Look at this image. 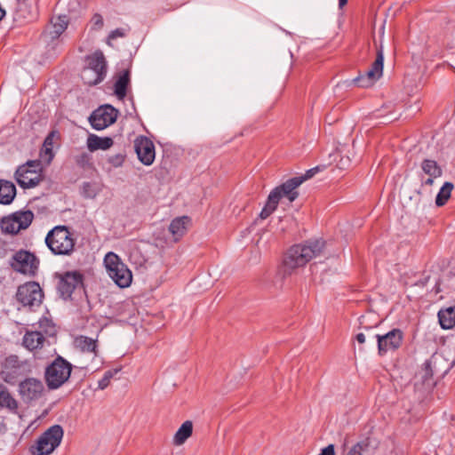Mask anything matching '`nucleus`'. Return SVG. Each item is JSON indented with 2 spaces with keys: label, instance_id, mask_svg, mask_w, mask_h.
Masks as SVG:
<instances>
[{
  "label": "nucleus",
  "instance_id": "423d86ee",
  "mask_svg": "<svg viewBox=\"0 0 455 455\" xmlns=\"http://www.w3.org/2000/svg\"><path fill=\"white\" fill-rule=\"evenodd\" d=\"M104 264L111 279L121 288L128 287L132 280V275L127 266L114 252H108Z\"/></svg>",
  "mask_w": 455,
  "mask_h": 455
},
{
  "label": "nucleus",
  "instance_id": "6ab92c4d",
  "mask_svg": "<svg viewBox=\"0 0 455 455\" xmlns=\"http://www.w3.org/2000/svg\"><path fill=\"white\" fill-rule=\"evenodd\" d=\"M0 408L6 409L12 414H17L19 409V402L3 384H0Z\"/></svg>",
  "mask_w": 455,
  "mask_h": 455
},
{
  "label": "nucleus",
  "instance_id": "c03bdc74",
  "mask_svg": "<svg viewBox=\"0 0 455 455\" xmlns=\"http://www.w3.org/2000/svg\"><path fill=\"white\" fill-rule=\"evenodd\" d=\"M436 178H432V177H429L427 176V179H423V177H421V185L422 186H432L434 184V181Z\"/></svg>",
  "mask_w": 455,
  "mask_h": 455
},
{
  "label": "nucleus",
  "instance_id": "7ed1b4c3",
  "mask_svg": "<svg viewBox=\"0 0 455 455\" xmlns=\"http://www.w3.org/2000/svg\"><path fill=\"white\" fill-rule=\"evenodd\" d=\"M44 241L54 255L69 256L75 251L76 237L74 232L65 225L52 228L47 233Z\"/></svg>",
  "mask_w": 455,
  "mask_h": 455
},
{
  "label": "nucleus",
  "instance_id": "2f4dec72",
  "mask_svg": "<svg viewBox=\"0 0 455 455\" xmlns=\"http://www.w3.org/2000/svg\"><path fill=\"white\" fill-rule=\"evenodd\" d=\"M453 189V184L451 182H445L441 189L439 190L436 198L435 204L437 206H443L446 204L448 199L451 196V191Z\"/></svg>",
  "mask_w": 455,
  "mask_h": 455
},
{
  "label": "nucleus",
  "instance_id": "aec40b11",
  "mask_svg": "<svg viewBox=\"0 0 455 455\" xmlns=\"http://www.w3.org/2000/svg\"><path fill=\"white\" fill-rule=\"evenodd\" d=\"M383 62H384V53L382 46L379 47L377 51V57L375 61L372 63L371 67L364 73V75L376 83L383 74Z\"/></svg>",
  "mask_w": 455,
  "mask_h": 455
},
{
  "label": "nucleus",
  "instance_id": "b1692460",
  "mask_svg": "<svg viewBox=\"0 0 455 455\" xmlns=\"http://www.w3.org/2000/svg\"><path fill=\"white\" fill-rule=\"evenodd\" d=\"M44 339V336L41 331H27L22 342L26 348L32 351L43 347Z\"/></svg>",
  "mask_w": 455,
  "mask_h": 455
},
{
  "label": "nucleus",
  "instance_id": "49530a36",
  "mask_svg": "<svg viewBox=\"0 0 455 455\" xmlns=\"http://www.w3.org/2000/svg\"><path fill=\"white\" fill-rule=\"evenodd\" d=\"M347 3V0H339V7L343 8Z\"/></svg>",
  "mask_w": 455,
  "mask_h": 455
},
{
  "label": "nucleus",
  "instance_id": "72a5a7b5",
  "mask_svg": "<svg viewBox=\"0 0 455 455\" xmlns=\"http://www.w3.org/2000/svg\"><path fill=\"white\" fill-rule=\"evenodd\" d=\"M40 159L46 164H50L54 158V152L52 148L43 146L40 150Z\"/></svg>",
  "mask_w": 455,
  "mask_h": 455
},
{
  "label": "nucleus",
  "instance_id": "2eb2a0df",
  "mask_svg": "<svg viewBox=\"0 0 455 455\" xmlns=\"http://www.w3.org/2000/svg\"><path fill=\"white\" fill-rule=\"evenodd\" d=\"M27 368L26 361L20 360L17 355H10L5 359L1 377L4 382L12 385L17 378L25 372Z\"/></svg>",
  "mask_w": 455,
  "mask_h": 455
},
{
  "label": "nucleus",
  "instance_id": "7c9ffc66",
  "mask_svg": "<svg viewBox=\"0 0 455 455\" xmlns=\"http://www.w3.org/2000/svg\"><path fill=\"white\" fill-rule=\"evenodd\" d=\"M27 0H17L18 7L16 11V16L18 19H23L26 21H30L36 19V12L30 6L28 8L26 2Z\"/></svg>",
  "mask_w": 455,
  "mask_h": 455
},
{
  "label": "nucleus",
  "instance_id": "37998d69",
  "mask_svg": "<svg viewBox=\"0 0 455 455\" xmlns=\"http://www.w3.org/2000/svg\"><path fill=\"white\" fill-rule=\"evenodd\" d=\"M334 454H335L334 445L329 444L328 446L323 448L318 455H334Z\"/></svg>",
  "mask_w": 455,
  "mask_h": 455
},
{
  "label": "nucleus",
  "instance_id": "c756f323",
  "mask_svg": "<svg viewBox=\"0 0 455 455\" xmlns=\"http://www.w3.org/2000/svg\"><path fill=\"white\" fill-rule=\"evenodd\" d=\"M193 432V424L191 421L187 420L185 421L180 428L177 430L173 442L176 445H181L183 444L186 440L191 436Z\"/></svg>",
  "mask_w": 455,
  "mask_h": 455
},
{
  "label": "nucleus",
  "instance_id": "473e14b6",
  "mask_svg": "<svg viewBox=\"0 0 455 455\" xmlns=\"http://www.w3.org/2000/svg\"><path fill=\"white\" fill-rule=\"evenodd\" d=\"M119 369H111L107 371L102 379L99 380L98 382V388L100 390H104L110 383V380L113 379V377L119 371Z\"/></svg>",
  "mask_w": 455,
  "mask_h": 455
},
{
  "label": "nucleus",
  "instance_id": "de8ad7c7",
  "mask_svg": "<svg viewBox=\"0 0 455 455\" xmlns=\"http://www.w3.org/2000/svg\"><path fill=\"white\" fill-rule=\"evenodd\" d=\"M454 363H455V361H452V362L449 364V366H448L447 370H449L451 367H452V366H453V364H454Z\"/></svg>",
  "mask_w": 455,
  "mask_h": 455
},
{
  "label": "nucleus",
  "instance_id": "ddd939ff",
  "mask_svg": "<svg viewBox=\"0 0 455 455\" xmlns=\"http://www.w3.org/2000/svg\"><path fill=\"white\" fill-rule=\"evenodd\" d=\"M374 338L377 339L378 353L380 356H383L401 347L403 340V332L400 329L395 328L386 334H376Z\"/></svg>",
  "mask_w": 455,
  "mask_h": 455
},
{
  "label": "nucleus",
  "instance_id": "4be33fe9",
  "mask_svg": "<svg viewBox=\"0 0 455 455\" xmlns=\"http://www.w3.org/2000/svg\"><path fill=\"white\" fill-rule=\"evenodd\" d=\"M437 316L439 323L443 330L451 329L455 325V304L441 308Z\"/></svg>",
  "mask_w": 455,
  "mask_h": 455
},
{
  "label": "nucleus",
  "instance_id": "4468645a",
  "mask_svg": "<svg viewBox=\"0 0 455 455\" xmlns=\"http://www.w3.org/2000/svg\"><path fill=\"white\" fill-rule=\"evenodd\" d=\"M117 110L111 105H103L95 109L89 117V122L94 130H103L117 118Z\"/></svg>",
  "mask_w": 455,
  "mask_h": 455
},
{
  "label": "nucleus",
  "instance_id": "a18cd8bd",
  "mask_svg": "<svg viewBox=\"0 0 455 455\" xmlns=\"http://www.w3.org/2000/svg\"><path fill=\"white\" fill-rule=\"evenodd\" d=\"M355 339L357 340L358 343H364L365 342V335L362 332L356 334L355 336Z\"/></svg>",
  "mask_w": 455,
  "mask_h": 455
},
{
  "label": "nucleus",
  "instance_id": "dca6fc26",
  "mask_svg": "<svg viewBox=\"0 0 455 455\" xmlns=\"http://www.w3.org/2000/svg\"><path fill=\"white\" fill-rule=\"evenodd\" d=\"M134 149L139 160L144 165H151L156 158L155 145L151 140L140 136L134 140Z\"/></svg>",
  "mask_w": 455,
  "mask_h": 455
},
{
  "label": "nucleus",
  "instance_id": "0eeeda50",
  "mask_svg": "<svg viewBox=\"0 0 455 455\" xmlns=\"http://www.w3.org/2000/svg\"><path fill=\"white\" fill-rule=\"evenodd\" d=\"M63 435L61 426H52L38 437L36 445L31 447V453L33 455L51 454L60 444Z\"/></svg>",
  "mask_w": 455,
  "mask_h": 455
},
{
  "label": "nucleus",
  "instance_id": "cd10ccee",
  "mask_svg": "<svg viewBox=\"0 0 455 455\" xmlns=\"http://www.w3.org/2000/svg\"><path fill=\"white\" fill-rule=\"evenodd\" d=\"M420 168L423 174L432 178H439L443 174L441 166L433 159H424L420 164Z\"/></svg>",
  "mask_w": 455,
  "mask_h": 455
},
{
  "label": "nucleus",
  "instance_id": "58836bf2",
  "mask_svg": "<svg viewBox=\"0 0 455 455\" xmlns=\"http://www.w3.org/2000/svg\"><path fill=\"white\" fill-rule=\"evenodd\" d=\"M60 134L57 131H52L44 139L43 146L53 148L55 140H58Z\"/></svg>",
  "mask_w": 455,
  "mask_h": 455
},
{
  "label": "nucleus",
  "instance_id": "20e7f679",
  "mask_svg": "<svg viewBox=\"0 0 455 455\" xmlns=\"http://www.w3.org/2000/svg\"><path fill=\"white\" fill-rule=\"evenodd\" d=\"M86 66L81 73L85 84L90 86L101 83L108 71V63L103 52L100 50L85 57Z\"/></svg>",
  "mask_w": 455,
  "mask_h": 455
},
{
  "label": "nucleus",
  "instance_id": "f3484780",
  "mask_svg": "<svg viewBox=\"0 0 455 455\" xmlns=\"http://www.w3.org/2000/svg\"><path fill=\"white\" fill-rule=\"evenodd\" d=\"M82 275L78 272H67L60 280L58 290L63 299L70 298L75 289L82 283Z\"/></svg>",
  "mask_w": 455,
  "mask_h": 455
},
{
  "label": "nucleus",
  "instance_id": "1a4fd4ad",
  "mask_svg": "<svg viewBox=\"0 0 455 455\" xmlns=\"http://www.w3.org/2000/svg\"><path fill=\"white\" fill-rule=\"evenodd\" d=\"M34 220V213L30 210L18 211L1 220L2 232L8 235H16L22 229H27Z\"/></svg>",
  "mask_w": 455,
  "mask_h": 455
},
{
  "label": "nucleus",
  "instance_id": "5701e85b",
  "mask_svg": "<svg viewBox=\"0 0 455 455\" xmlns=\"http://www.w3.org/2000/svg\"><path fill=\"white\" fill-rule=\"evenodd\" d=\"M16 196V188L12 181L0 180V204H10Z\"/></svg>",
  "mask_w": 455,
  "mask_h": 455
},
{
  "label": "nucleus",
  "instance_id": "f8f14e48",
  "mask_svg": "<svg viewBox=\"0 0 455 455\" xmlns=\"http://www.w3.org/2000/svg\"><path fill=\"white\" fill-rule=\"evenodd\" d=\"M39 265L36 256L26 250L16 251L11 259V267L17 272L35 275Z\"/></svg>",
  "mask_w": 455,
  "mask_h": 455
},
{
  "label": "nucleus",
  "instance_id": "9d476101",
  "mask_svg": "<svg viewBox=\"0 0 455 455\" xmlns=\"http://www.w3.org/2000/svg\"><path fill=\"white\" fill-rule=\"evenodd\" d=\"M16 299L23 307H28L33 310L42 304L44 292L38 283L27 282L19 286Z\"/></svg>",
  "mask_w": 455,
  "mask_h": 455
},
{
  "label": "nucleus",
  "instance_id": "4c0bfd02",
  "mask_svg": "<svg viewBox=\"0 0 455 455\" xmlns=\"http://www.w3.org/2000/svg\"><path fill=\"white\" fill-rule=\"evenodd\" d=\"M125 155L118 153L108 157V162L114 167H120L124 162Z\"/></svg>",
  "mask_w": 455,
  "mask_h": 455
},
{
  "label": "nucleus",
  "instance_id": "f257e3e1",
  "mask_svg": "<svg viewBox=\"0 0 455 455\" xmlns=\"http://www.w3.org/2000/svg\"><path fill=\"white\" fill-rule=\"evenodd\" d=\"M324 247L322 239L307 241L304 243L295 244L290 248L283 259V266L287 270H293L304 267L312 259L319 256Z\"/></svg>",
  "mask_w": 455,
  "mask_h": 455
},
{
  "label": "nucleus",
  "instance_id": "a878e982",
  "mask_svg": "<svg viewBox=\"0 0 455 455\" xmlns=\"http://www.w3.org/2000/svg\"><path fill=\"white\" fill-rule=\"evenodd\" d=\"M188 222L189 219L187 216L176 218L171 222L169 231L173 235L174 241H178L185 234Z\"/></svg>",
  "mask_w": 455,
  "mask_h": 455
},
{
  "label": "nucleus",
  "instance_id": "9b49d317",
  "mask_svg": "<svg viewBox=\"0 0 455 455\" xmlns=\"http://www.w3.org/2000/svg\"><path fill=\"white\" fill-rule=\"evenodd\" d=\"M18 393L23 403L30 404L44 395V385L38 379L26 378L19 383Z\"/></svg>",
  "mask_w": 455,
  "mask_h": 455
},
{
  "label": "nucleus",
  "instance_id": "393cba45",
  "mask_svg": "<svg viewBox=\"0 0 455 455\" xmlns=\"http://www.w3.org/2000/svg\"><path fill=\"white\" fill-rule=\"evenodd\" d=\"M68 27V21L66 16L59 17L55 22L52 23L51 29L45 32L44 35V41L56 40L66 30Z\"/></svg>",
  "mask_w": 455,
  "mask_h": 455
},
{
  "label": "nucleus",
  "instance_id": "a211bd4d",
  "mask_svg": "<svg viewBox=\"0 0 455 455\" xmlns=\"http://www.w3.org/2000/svg\"><path fill=\"white\" fill-rule=\"evenodd\" d=\"M443 359V352H437L423 363L420 374L424 384H431L430 381L435 371V367Z\"/></svg>",
  "mask_w": 455,
  "mask_h": 455
},
{
  "label": "nucleus",
  "instance_id": "f704fd0d",
  "mask_svg": "<svg viewBox=\"0 0 455 455\" xmlns=\"http://www.w3.org/2000/svg\"><path fill=\"white\" fill-rule=\"evenodd\" d=\"M127 32H128V29L124 28H116L115 30H112L108 36L107 44L108 45H112L111 42L113 40H116L118 37H124L126 36Z\"/></svg>",
  "mask_w": 455,
  "mask_h": 455
},
{
  "label": "nucleus",
  "instance_id": "a19ab883",
  "mask_svg": "<svg viewBox=\"0 0 455 455\" xmlns=\"http://www.w3.org/2000/svg\"><path fill=\"white\" fill-rule=\"evenodd\" d=\"M366 444L363 443H357L354 446L351 447L347 455H363V451Z\"/></svg>",
  "mask_w": 455,
  "mask_h": 455
},
{
  "label": "nucleus",
  "instance_id": "39448f33",
  "mask_svg": "<svg viewBox=\"0 0 455 455\" xmlns=\"http://www.w3.org/2000/svg\"><path fill=\"white\" fill-rule=\"evenodd\" d=\"M72 364L58 355L44 371V380L50 390H55L62 387L70 378Z\"/></svg>",
  "mask_w": 455,
  "mask_h": 455
},
{
  "label": "nucleus",
  "instance_id": "412c9836",
  "mask_svg": "<svg viewBox=\"0 0 455 455\" xmlns=\"http://www.w3.org/2000/svg\"><path fill=\"white\" fill-rule=\"evenodd\" d=\"M87 148L91 152L96 150H107L110 148L113 144V139L110 137H99L95 134H90L87 138Z\"/></svg>",
  "mask_w": 455,
  "mask_h": 455
},
{
  "label": "nucleus",
  "instance_id": "e433bc0d",
  "mask_svg": "<svg viewBox=\"0 0 455 455\" xmlns=\"http://www.w3.org/2000/svg\"><path fill=\"white\" fill-rule=\"evenodd\" d=\"M354 82L362 88H368L372 86L375 83L370 80L364 74L358 76L354 79Z\"/></svg>",
  "mask_w": 455,
  "mask_h": 455
},
{
  "label": "nucleus",
  "instance_id": "79ce46f5",
  "mask_svg": "<svg viewBox=\"0 0 455 455\" xmlns=\"http://www.w3.org/2000/svg\"><path fill=\"white\" fill-rule=\"evenodd\" d=\"M90 156L86 153H83L76 157V162L81 166H84L89 164Z\"/></svg>",
  "mask_w": 455,
  "mask_h": 455
},
{
  "label": "nucleus",
  "instance_id": "f03ea898",
  "mask_svg": "<svg viewBox=\"0 0 455 455\" xmlns=\"http://www.w3.org/2000/svg\"><path fill=\"white\" fill-rule=\"evenodd\" d=\"M300 185L301 180L293 177L272 189L259 217L261 220L268 218L276 210L279 202L283 198L287 199L290 203L294 202L299 196L298 188Z\"/></svg>",
  "mask_w": 455,
  "mask_h": 455
},
{
  "label": "nucleus",
  "instance_id": "c9c22d12",
  "mask_svg": "<svg viewBox=\"0 0 455 455\" xmlns=\"http://www.w3.org/2000/svg\"><path fill=\"white\" fill-rule=\"evenodd\" d=\"M323 169H324V166H315L314 168L307 170L305 172V174L297 176L296 179L301 180V184H302L304 181L313 178L316 173H318L319 172H321Z\"/></svg>",
  "mask_w": 455,
  "mask_h": 455
},
{
  "label": "nucleus",
  "instance_id": "6e6552de",
  "mask_svg": "<svg viewBox=\"0 0 455 455\" xmlns=\"http://www.w3.org/2000/svg\"><path fill=\"white\" fill-rule=\"evenodd\" d=\"M15 179L20 187L31 188L36 187L42 180V166L40 160L28 161L20 165L16 172Z\"/></svg>",
  "mask_w": 455,
  "mask_h": 455
},
{
  "label": "nucleus",
  "instance_id": "c85d7f7f",
  "mask_svg": "<svg viewBox=\"0 0 455 455\" xmlns=\"http://www.w3.org/2000/svg\"><path fill=\"white\" fill-rule=\"evenodd\" d=\"M75 344L81 351L97 355V339L86 336H79L76 339Z\"/></svg>",
  "mask_w": 455,
  "mask_h": 455
},
{
  "label": "nucleus",
  "instance_id": "bb28decb",
  "mask_svg": "<svg viewBox=\"0 0 455 455\" xmlns=\"http://www.w3.org/2000/svg\"><path fill=\"white\" fill-rule=\"evenodd\" d=\"M130 83V71L124 70L114 84L115 94L120 100L126 96L127 87Z\"/></svg>",
  "mask_w": 455,
  "mask_h": 455
},
{
  "label": "nucleus",
  "instance_id": "ea45409f",
  "mask_svg": "<svg viewBox=\"0 0 455 455\" xmlns=\"http://www.w3.org/2000/svg\"><path fill=\"white\" fill-rule=\"evenodd\" d=\"M92 29L100 30L104 25L103 17L100 13H95L92 20Z\"/></svg>",
  "mask_w": 455,
  "mask_h": 455
}]
</instances>
